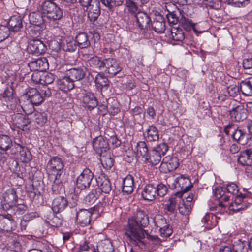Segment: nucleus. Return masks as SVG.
I'll list each match as a JSON object with an SVG mask.
<instances>
[{"mask_svg":"<svg viewBox=\"0 0 252 252\" xmlns=\"http://www.w3.org/2000/svg\"><path fill=\"white\" fill-rule=\"evenodd\" d=\"M108 79L102 74L98 73L95 78V82L97 87L99 89H102L103 87L108 85Z\"/></svg>","mask_w":252,"mask_h":252,"instance_id":"09e8293b","label":"nucleus"},{"mask_svg":"<svg viewBox=\"0 0 252 252\" xmlns=\"http://www.w3.org/2000/svg\"><path fill=\"white\" fill-rule=\"evenodd\" d=\"M250 244V242L249 241H242L239 239L237 241H234L233 244V249L236 252H247V246H249Z\"/></svg>","mask_w":252,"mask_h":252,"instance_id":"ea45409f","label":"nucleus"},{"mask_svg":"<svg viewBox=\"0 0 252 252\" xmlns=\"http://www.w3.org/2000/svg\"><path fill=\"white\" fill-rule=\"evenodd\" d=\"M100 191L99 189H93L85 198L86 203L92 204L99 198Z\"/></svg>","mask_w":252,"mask_h":252,"instance_id":"a19ab883","label":"nucleus"},{"mask_svg":"<svg viewBox=\"0 0 252 252\" xmlns=\"http://www.w3.org/2000/svg\"><path fill=\"white\" fill-rule=\"evenodd\" d=\"M137 23L139 27L142 30L143 37L149 38L151 36L149 32L151 19L147 14L144 12H139L136 15Z\"/></svg>","mask_w":252,"mask_h":252,"instance_id":"0eeeda50","label":"nucleus"},{"mask_svg":"<svg viewBox=\"0 0 252 252\" xmlns=\"http://www.w3.org/2000/svg\"><path fill=\"white\" fill-rule=\"evenodd\" d=\"M214 195L216 198L219 200V206H214L210 208L211 210L217 211L219 207H225L226 205L223 204V202H227L230 198V196L225 192V189L221 187H218L213 190Z\"/></svg>","mask_w":252,"mask_h":252,"instance_id":"f8f14e48","label":"nucleus"},{"mask_svg":"<svg viewBox=\"0 0 252 252\" xmlns=\"http://www.w3.org/2000/svg\"><path fill=\"white\" fill-rule=\"evenodd\" d=\"M97 206H94L89 209H81L76 213V218L77 222L82 226L90 224L91 217L94 214H97L99 210Z\"/></svg>","mask_w":252,"mask_h":252,"instance_id":"20e7f679","label":"nucleus"},{"mask_svg":"<svg viewBox=\"0 0 252 252\" xmlns=\"http://www.w3.org/2000/svg\"><path fill=\"white\" fill-rule=\"evenodd\" d=\"M246 133L239 127H234L232 131L231 137L234 141L237 142H240L243 140L245 137Z\"/></svg>","mask_w":252,"mask_h":252,"instance_id":"de8ad7c7","label":"nucleus"},{"mask_svg":"<svg viewBox=\"0 0 252 252\" xmlns=\"http://www.w3.org/2000/svg\"><path fill=\"white\" fill-rule=\"evenodd\" d=\"M167 191V187L162 183L157 185L154 184H149L144 187L141 195L144 200L152 201L158 196H164Z\"/></svg>","mask_w":252,"mask_h":252,"instance_id":"f03ea898","label":"nucleus"},{"mask_svg":"<svg viewBox=\"0 0 252 252\" xmlns=\"http://www.w3.org/2000/svg\"><path fill=\"white\" fill-rule=\"evenodd\" d=\"M14 223L11 214H0V231H10Z\"/></svg>","mask_w":252,"mask_h":252,"instance_id":"412c9836","label":"nucleus"},{"mask_svg":"<svg viewBox=\"0 0 252 252\" xmlns=\"http://www.w3.org/2000/svg\"><path fill=\"white\" fill-rule=\"evenodd\" d=\"M174 183L176 187L180 188V191L177 192L175 194L176 197L179 198L185 195L184 194L192 187L189 177L184 175H181L176 178Z\"/></svg>","mask_w":252,"mask_h":252,"instance_id":"6e6552de","label":"nucleus"},{"mask_svg":"<svg viewBox=\"0 0 252 252\" xmlns=\"http://www.w3.org/2000/svg\"><path fill=\"white\" fill-rule=\"evenodd\" d=\"M12 143L11 138L7 135H0V148L3 151H7L10 148Z\"/></svg>","mask_w":252,"mask_h":252,"instance_id":"8fccbe9b","label":"nucleus"},{"mask_svg":"<svg viewBox=\"0 0 252 252\" xmlns=\"http://www.w3.org/2000/svg\"><path fill=\"white\" fill-rule=\"evenodd\" d=\"M60 177L57 176L50 177L51 179H54V182L52 185V190L55 194H58L62 188V183Z\"/></svg>","mask_w":252,"mask_h":252,"instance_id":"6e6d98bb","label":"nucleus"},{"mask_svg":"<svg viewBox=\"0 0 252 252\" xmlns=\"http://www.w3.org/2000/svg\"><path fill=\"white\" fill-rule=\"evenodd\" d=\"M34 119L35 122L39 126H43L47 121V116L44 113L38 112L34 113Z\"/></svg>","mask_w":252,"mask_h":252,"instance_id":"bf43d9fd","label":"nucleus"},{"mask_svg":"<svg viewBox=\"0 0 252 252\" xmlns=\"http://www.w3.org/2000/svg\"><path fill=\"white\" fill-rule=\"evenodd\" d=\"M167 18L169 23L173 25L176 24L180 21L179 20L177 14L175 11L169 12V13L167 14Z\"/></svg>","mask_w":252,"mask_h":252,"instance_id":"e2e57ef3","label":"nucleus"},{"mask_svg":"<svg viewBox=\"0 0 252 252\" xmlns=\"http://www.w3.org/2000/svg\"><path fill=\"white\" fill-rule=\"evenodd\" d=\"M28 66L31 71H44L48 68V64L46 58H38L31 61Z\"/></svg>","mask_w":252,"mask_h":252,"instance_id":"dca6fc26","label":"nucleus"},{"mask_svg":"<svg viewBox=\"0 0 252 252\" xmlns=\"http://www.w3.org/2000/svg\"><path fill=\"white\" fill-rule=\"evenodd\" d=\"M237 161L243 166H251L252 164V150L247 149L240 152L238 156Z\"/></svg>","mask_w":252,"mask_h":252,"instance_id":"b1692460","label":"nucleus"},{"mask_svg":"<svg viewBox=\"0 0 252 252\" xmlns=\"http://www.w3.org/2000/svg\"><path fill=\"white\" fill-rule=\"evenodd\" d=\"M38 215L36 212H31L24 215L21 221V228L22 230H25L26 228L27 223L36 218Z\"/></svg>","mask_w":252,"mask_h":252,"instance_id":"37998d69","label":"nucleus"},{"mask_svg":"<svg viewBox=\"0 0 252 252\" xmlns=\"http://www.w3.org/2000/svg\"><path fill=\"white\" fill-rule=\"evenodd\" d=\"M88 17L92 22L96 21L100 14L99 2L96 0L92 2L87 8Z\"/></svg>","mask_w":252,"mask_h":252,"instance_id":"393cba45","label":"nucleus"},{"mask_svg":"<svg viewBox=\"0 0 252 252\" xmlns=\"http://www.w3.org/2000/svg\"><path fill=\"white\" fill-rule=\"evenodd\" d=\"M29 19L31 23L36 25H39L42 21V17L35 13H32L29 15Z\"/></svg>","mask_w":252,"mask_h":252,"instance_id":"338daca9","label":"nucleus"},{"mask_svg":"<svg viewBox=\"0 0 252 252\" xmlns=\"http://www.w3.org/2000/svg\"><path fill=\"white\" fill-rule=\"evenodd\" d=\"M25 148L22 142L19 139H15L10 146V153L13 155L19 154Z\"/></svg>","mask_w":252,"mask_h":252,"instance_id":"79ce46f5","label":"nucleus"},{"mask_svg":"<svg viewBox=\"0 0 252 252\" xmlns=\"http://www.w3.org/2000/svg\"><path fill=\"white\" fill-rule=\"evenodd\" d=\"M225 190H227V193H230L233 195H236L237 196H241L243 195H245V194H242L241 193L238 194L239 192V189L237 185L234 183H229L226 185V187L225 188Z\"/></svg>","mask_w":252,"mask_h":252,"instance_id":"603ef678","label":"nucleus"},{"mask_svg":"<svg viewBox=\"0 0 252 252\" xmlns=\"http://www.w3.org/2000/svg\"><path fill=\"white\" fill-rule=\"evenodd\" d=\"M149 224V218L144 210L137 208L133 216L128 218L127 226L125 230L126 236H153L148 230L144 229Z\"/></svg>","mask_w":252,"mask_h":252,"instance_id":"f257e3e1","label":"nucleus"},{"mask_svg":"<svg viewBox=\"0 0 252 252\" xmlns=\"http://www.w3.org/2000/svg\"><path fill=\"white\" fill-rule=\"evenodd\" d=\"M9 35V29L6 26L0 25V42L6 39Z\"/></svg>","mask_w":252,"mask_h":252,"instance_id":"052dcab7","label":"nucleus"},{"mask_svg":"<svg viewBox=\"0 0 252 252\" xmlns=\"http://www.w3.org/2000/svg\"><path fill=\"white\" fill-rule=\"evenodd\" d=\"M57 84L58 88L64 92L69 91L74 87V82L67 75L59 79Z\"/></svg>","mask_w":252,"mask_h":252,"instance_id":"5701e85b","label":"nucleus"},{"mask_svg":"<svg viewBox=\"0 0 252 252\" xmlns=\"http://www.w3.org/2000/svg\"><path fill=\"white\" fill-rule=\"evenodd\" d=\"M103 69L105 72L113 76L119 73L122 69L117 61L113 58H109L103 60Z\"/></svg>","mask_w":252,"mask_h":252,"instance_id":"1a4fd4ad","label":"nucleus"},{"mask_svg":"<svg viewBox=\"0 0 252 252\" xmlns=\"http://www.w3.org/2000/svg\"><path fill=\"white\" fill-rule=\"evenodd\" d=\"M3 201L8 205L12 207L17 204L18 196L16 191L14 188H10L7 189L3 194Z\"/></svg>","mask_w":252,"mask_h":252,"instance_id":"a211bd4d","label":"nucleus"},{"mask_svg":"<svg viewBox=\"0 0 252 252\" xmlns=\"http://www.w3.org/2000/svg\"><path fill=\"white\" fill-rule=\"evenodd\" d=\"M170 37L174 41L182 42L185 39V34L181 28L173 27L171 30Z\"/></svg>","mask_w":252,"mask_h":252,"instance_id":"4c0bfd02","label":"nucleus"},{"mask_svg":"<svg viewBox=\"0 0 252 252\" xmlns=\"http://www.w3.org/2000/svg\"><path fill=\"white\" fill-rule=\"evenodd\" d=\"M45 221L51 226L58 227L62 224V220L53 213H51L49 217L46 219Z\"/></svg>","mask_w":252,"mask_h":252,"instance_id":"a18cd8bd","label":"nucleus"},{"mask_svg":"<svg viewBox=\"0 0 252 252\" xmlns=\"http://www.w3.org/2000/svg\"><path fill=\"white\" fill-rule=\"evenodd\" d=\"M240 90L246 96L252 95V78L246 79L241 82Z\"/></svg>","mask_w":252,"mask_h":252,"instance_id":"473e14b6","label":"nucleus"},{"mask_svg":"<svg viewBox=\"0 0 252 252\" xmlns=\"http://www.w3.org/2000/svg\"><path fill=\"white\" fill-rule=\"evenodd\" d=\"M68 205L66 198L58 196L54 198L52 203V209L54 213H58L63 211Z\"/></svg>","mask_w":252,"mask_h":252,"instance_id":"aec40b11","label":"nucleus"},{"mask_svg":"<svg viewBox=\"0 0 252 252\" xmlns=\"http://www.w3.org/2000/svg\"><path fill=\"white\" fill-rule=\"evenodd\" d=\"M28 95L29 97L28 101L32 103L31 111L33 109V105H39L44 101L43 96L36 89H31Z\"/></svg>","mask_w":252,"mask_h":252,"instance_id":"f3484780","label":"nucleus"},{"mask_svg":"<svg viewBox=\"0 0 252 252\" xmlns=\"http://www.w3.org/2000/svg\"><path fill=\"white\" fill-rule=\"evenodd\" d=\"M179 166L178 158L169 155L164 157L161 163L160 168L164 173H168L175 170Z\"/></svg>","mask_w":252,"mask_h":252,"instance_id":"9b49d317","label":"nucleus"},{"mask_svg":"<svg viewBox=\"0 0 252 252\" xmlns=\"http://www.w3.org/2000/svg\"><path fill=\"white\" fill-rule=\"evenodd\" d=\"M158 226L160 228L159 231L161 235H163V236H170L173 233L172 228L169 225L166 224L161 226L159 222Z\"/></svg>","mask_w":252,"mask_h":252,"instance_id":"13d9d810","label":"nucleus"},{"mask_svg":"<svg viewBox=\"0 0 252 252\" xmlns=\"http://www.w3.org/2000/svg\"><path fill=\"white\" fill-rule=\"evenodd\" d=\"M246 195L241 196H237L235 199V201L232 202L229 206V209L234 212H238L241 210H244L247 207L242 202V199L245 198Z\"/></svg>","mask_w":252,"mask_h":252,"instance_id":"72a5a7b5","label":"nucleus"},{"mask_svg":"<svg viewBox=\"0 0 252 252\" xmlns=\"http://www.w3.org/2000/svg\"><path fill=\"white\" fill-rule=\"evenodd\" d=\"M182 197L183 199L179 204L178 210L182 215H188L191 213L193 206L194 195L190 193L188 196L185 195Z\"/></svg>","mask_w":252,"mask_h":252,"instance_id":"9d476101","label":"nucleus"},{"mask_svg":"<svg viewBox=\"0 0 252 252\" xmlns=\"http://www.w3.org/2000/svg\"><path fill=\"white\" fill-rule=\"evenodd\" d=\"M93 146L94 149L99 155L109 151L108 142L102 136L96 137L94 139Z\"/></svg>","mask_w":252,"mask_h":252,"instance_id":"ddd939ff","label":"nucleus"},{"mask_svg":"<svg viewBox=\"0 0 252 252\" xmlns=\"http://www.w3.org/2000/svg\"><path fill=\"white\" fill-rule=\"evenodd\" d=\"M19 154L20 160L23 162L28 163L32 159L31 152L25 147Z\"/></svg>","mask_w":252,"mask_h":252,"instance_id":"5fc2aeb1","label":"nucleus"},{"mask_svg":"<svg viewBox=\"0 0 252 252\" xmlns=\"http://www.w3.org/2000/svg\"><path fill=\"white\" fill-rule=\"evenodd\" d=\"M9 31H19L23 27L21 18L19 16H13L10 18L8 23Z\"/></svg>","mask_w":252,"mask_h":252,"instance_id":"f704fd0d","label":"nucleus"},{"mask_svg":"<svg viewBox=\"0 0 252 252\" xmlns=\"http://www.w3.org/2000/svg\"><path fill=\"white\" fill-rule=\"evenodd\" d=\"M87 71V68L82 65L78 67L69 69L66 75H68L73 82L80 80L84 78Z\"/></svg>","mask_w":252,"mask_h":252,"instance_id":"2eb2a0df","label":"nucleus"},{"mask_svg":"<svg viewBox=\"0 0 252 252\" xmlns=\"http://www.w3.org/2000/svg\"><path fill=\"white\" fill-rule=\"evenodd\" d=\"M55 77L51 73H46L41 76L40 79L41 84L44 85L51 84L54 80Z\"/></svg>","mask_w":252,"mask_h":252,"instance_id":"4d7b16f0","label":"nucleus"},{"mask_svg":"<svg viewBox=\"0 0 252 252\" xmlns=\"http://www.w3.org/2000/svg\"><path fill=\"white\" fill-rule=\"evenodd\" d=\"M151 27L157 32H163L165 30V24L163 17L160 14L156 16L151 23Z\"/></svg>","mask_w":252,"mask_h":252,"instance_id":"bb28decb","label":"nucleus"},{"mask_svg":"<svg viewBox=\"0 0 252 252\" xmlns=\"http://www.w3.org/2000/svg\"><path fill=\"white\" fill-rule=\"evenodd\" d=\"M28 50L31 54L39 55L45 52L46 46L41 40L35 39L30 41Z\"/></svg>","mask_w":252,"mask_h":252,"instance_id":"4468645a","label":"nucleus"},{"mask_svg":"<svg viewBox=\"0 0 252 252\" xmlns=\"http://www.w3.org/2000/svg\"><path fill=\"white\" fill-rule=\"evenodd\" d=\"M229 114L231 119L236 122L241 121L245 118L244 110L241 104H233L232 108L229 111Z\"/></svg>","mask_w":252,"mask_h":252,"instance_id":"6ab92c4d","label":"nucleus"},{"mask_svg":"<svg viewBox=\"0 0 252 252\" xmlns=\"http://www.w3.org/2000/svg\"><path fill=\"white\" fill-rule=\"evenodd\" d=\"M53 1L50 0H44L39 4L38 10L41 13L42 17H46L48 14L55 4Z\"/></svg>","mask_w":252,"mask_h":252,"instance_id":"c756f323","label":"nucleus"},{"mask_svg":"<svg viewBox=\"0 0 252 252\" xmlns=\"http://www.w3.org/2000/svg\"><path fill=\"white\" fill-rule=\"evenodd\" d=\"M63 15V10L55 3L46 18L49 21L57 22L61 19Z\"/></svg>","mask_w":252,"mask_h":252,"instance_id":"cd10ccee","label":"nucleus"},{"mask_svg":"<svg viewBox=\"0 0 252 252\" xmlns=\"http://www.w3.org/2000/svg\"><path fill=\"white\" fill-rule=\"evenodd\" d=\"M97 250L98 252H113V248L111 240L106 238L99 242L97 245Z\"/></svg>","mask_w":252,"mask_h":252,"instance_id":"e433bc0d","label":"nucleus"},{"mask_svg":"<svg viewBox=\"0 0 252 252\" xmlns=\"http://www.w3.org/2000/svg\"><path fill=\"white\" fill-rule=\"evenodd\" d=\"M126 7L129 13L136 15L138 12V7L136 3L132 0H125Z\"/></svg>","mask_w":252,"mask_h":252,"instance_id":"864d4df0","label":"nucleus"},{"mask_svg":"<svg viewBox=\"0 0 252 252\" xmlns=\"http://www.w3.org/2000/svg\"><path fill=\"white\" fill-rule=\"evenodd\" d=\"M143 135L147 142H155L159 139V131L157 127L152 125L143 132Z\"/></svg>","mask_w":252,"mask_h":252,"instance_id":"a878e982","label":"nucleus"},{"mask_svg":"<svg viewBox=\"0 0 252 252\" xmlns=\"http://www.w3.org/2000/svg\"><path fill=\"white\" fill-rule=\"evenodd\" d=\"M63 167L64 163L63 160L58 157H52L47 165L48 171L53 176L60 177Z\"/></svg>","mask_w":252,"mask_h":252,"instance_id":"423d86ee","label":"nucleus"},{"mask_svg":"<svg viewBox=\"0 0 252 252\" xmlns=\"http://www.w3.org/2000/svg\"><path fill=\"white\" fill-rule=\"evenodd\" d=\"M25 169L22 168L20 170L16 173V177H14L15 180L19 179L17 185L21 186L24 183V181L26 178Z\"/></svg>","mask_w":252,"mask_h":252,"instance_id":"680f3d73","label":"nucleus"},{"mask_svg":"<svg viewBox=\"0 0 252 252\" xmlns=\"http://www.w3.org/2000/svg\"><path fill=\"white\" fill-rule=\"evenodd\" d=\"M75 42L80 48L88 47L90 44L87 34L84 32L79 33L76 36Z\"/></svg>","mask_w":252,"mask_h":252,"instance_id":"58836bf2","label":"nucleus"},{"mask_svg":"<svg viewBox=\"0 0 252 252\" xmlns=\"http://www.w3.org/2000/svg\"><path fill=\"white\" fill-rule=\"evenodd\" d=\"M137 151L139 153L144 160L148 158V155L150 153L147 144L144 141H140L137 144Z\"/></svg>","mask_w":252,"mask_h":252,"instance_id":"c03bdc74","label":"nucleus"},{"mask_svg":"<svg viewBox=\"0 0 252 252\" xmlns=\"http://www.w3.org/2000/svg\"><path fill=\"white\" fill-rule=\"evenodd\" d=\"M14 123L19 129L24 130L29 124L28 120L22 116H15Z\"/></svg>","mask_w":252,"mask_h":252,"instance_id":"49530a36","label":"nucleus"},{"mask_svg":"<svg viewBox=\"0 0 252 252\" xmlns=\"http://www.w3.org/2000/svg\"><path fill=\"white\" fill-rule=\"evenodd\" d=\"M176 200L174 197L170 198L168 203L165 205L167 210L171 213L173 212L176 208Z\"/></svg>","mask_w":252,"mask_h":252,"instance_id":"0e129e2a","label":"nucleus"},{"mask_svg":"<svg viewBox=\"0 0 252 252\" xmlns=\"http://www.w3.org/2000/svg\"><path fill=\"white\" fill-rule=\"evenodd\" d=\"M0 97L5 101H10L13 99V92L9 89L5 90L3 93L1 94Z\"/></svg>","mask_w":252,"mask_h":252,"instance_id":"774afa93","label":"nucleus"},{"mask_svg":"<svg viewBox=\"0 0 252 252\" xmlns=\"http://www.w3.org/2000/svg\"><path fill=\"white\" fill-rule=\"evenodd\" d=\"M101 164L104 168L109 170L110 169L114 164V160L113 155L108 151L105 154L100 155Z\"/></svg>","mask_w":252,"mask_h":252,"instance_id":"7c9ffc66","label":"nucleus"},{"mask_svg":"<svg viewBox=\"0 0 252 252\" xmlns=\"http://www.w3.org/2000/svg\"><path fill=\"white\" fill-rule=\"evenodd\" d=\"M168 150V147L167 144L161 143L155 149L150 151L148 158H146L145 161L150 163L152 165H157L160 162L161 156L164 155Z\"/></svg>","mask_w":252,"mask_h":252,"instance_id":"7ed1b4c3","label":"nucleus"},{"mask_svg":"<svg viewBox=\"0 0 252 252\" xmlns=\"http://www.w3.org/2000/svg\"><path fill=\"white\" fill-rule=\"evenodd\" d=\"M134 189V181L130 175L126 176L123 180V192L126 194H131Z\"/></svg>","mask_w":252,"mask_h":252,"instance_id":"2f4dec72","label":"nucleus"},{"mask_svg":"<svg viewBox=\"0 0 252 252\" xmlns=\"http://www.w3.org/2000/svg\"><path fill=\"white\" fill-rule=\"evenodd\" d=\"M82 100L84 104L90 110L94 109L98 104L96 98L94 94L90 92H88L85 94Z\"/></svg>","mask_w":252,"mask_h":252,"instance_id":"c85d7f7f","label":"nucleus"},{"mask_svg":"<svg viewBox=\"0 0 252 252\" xmlns=\"http://www.w3.org/2000/svg\"><path fill=\"white\" fill-rule=\"evenodd\" d=\"M94 178V173L89 168L84 169L76 179V187L80 190L88 189Z\"/></svg>","mask_w":252,"mask_h":252,"instance_id":"39448f33","label":"nucleus"},{"mask_svg":"<svg viewBox=\"0 0 252 252\" xmlns=\"http://www.w3.org/2000/svg\"><path fill=\"white\" fill-rule=\"evenodd\" d=\"M241 149L240 142H230L229 146V151L230 152L234 154L238 153Z\"/></svg>","mask_w":252,"mask_h":252,"instance_id":"69168bd1","label":"nucleus"},{"mask_svg":"<svg viewBox=\"0 0 252 252\" xmlns=\"http://www.w3.org/2000/svg\"><path fill=\"white\" fill-rule=\"evenodd\" d=\"M96 181L102 192L109 193L112 190V186L109 178L104 174H101L96 179Z\"/></svg>","mask_w":252,"mask_h":252,"instance_id":"4be33fe9","label":"nucleus"},{"mask_svg":"<svg viewBox=\"0 0 252 252\" xmlns=\"http://www.w3.org/2000/svg\"><path fill=\"white\" fill-rule=\"evenodd\" d=\"M88 63L89 65L93 68H98L100 70L103 69V60H100L99 58L97 56H94L90 58Z\"/></svg>","mask_w":252,"mask_h":252,"instance_id":"3c124183","label":"nucleus"},{"mask_svg":"<svg viewBox=\"0 0 252 252\" xmlns=\"http://www.w3.org/2000/svg\"><path fill=\"white\" fill-rule=\"evenodd\" d=\"M181 26L187 31H190L192 29L195 33H202V31H198L195 26L196 23H193L191 20L182 16L179 21Z\"/></svg>","mask_w":252,"mask_h":252,"instance_id":"c9c22d12","label":"nucleus"}]
</instances>
